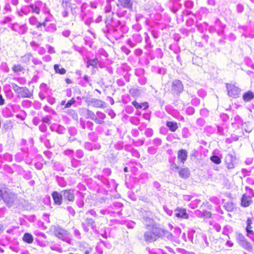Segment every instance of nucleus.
<instances>
[{"mask_svg": "<svg viewBox=\"0 0 254 254\" xmlns=\"http://www.w3.org/2000/svg\"><path fill=\"white\" fill-rule=\"evenodd\" d=\"M118 23L119 25H118L116 28L114 27L111 34V35H113L116 40L119 39L123 36V33L120 32L121 28L123 29L125 33L128 31V27L127 26L125 25H122L120 21H118Z\"/></svg>", "mask_w": 254, "mask_h": 254, "instance_id": "423d86ee", "label": "nucleus"}, {"mask_svg": "<svg viewBox=\"0 0 254 254\" xmlns=\"http://www.w3.org/2000/svg\"><path fill=\"white\" fill-rule=\"evenodd\" d=\"M133 0H118L117 6L127 8L129 10L132 9Z\"/></svg>", "mask_w": 254, "mask_h": 254, "instance_id": "b1692460", "label": "nucleus"}, {"mask_svg": "<svg viewBox=\"0 0 254 254\" xmlns=\"http://www.w3.org/2000/svg\"><path fill=\"white\" fill-rule=\"evenodd\" d=\"M51 94V90L45 83H42L40 86V92L39 96L40 98L43 100L46 97L49 96Z\"/></svg>", "mask_w": 254, "mask_h": 254, "instance_id": "ddd939ff", "label": "nucleus"}, {"mask_svg": "<svg viewBox=\"0 0 254 254\" xmlns=\"http://www.w3.org/2000/svg\"><path fill=\"white\" fill-rule=\"evenodd\" d=\"M76 193L79 194V196L81 197V198L76 199V203L79 208H82V207H83L84 204V201L82 199V198L84 197V195L83 193L81 192L79 190H76Z\"/></svg>", "mask_w": 254, "mask_h": 254, "instance_id": "a18cd8bd", "label": "nucleus"}, {"mask_svg": "<svg viewBox=\"0 0 254 254\" xmlns=\"http://www.w3.org/2000/svg\"><path fill=\"white\" fill-rule=\"evenodd\" d=\"M240 245L241 247H242L244 249L249 252H251L253 250L252 245L247 240H245L244 242L240 244Z\"/></svg>", "mask_w": 254, "mask_h": 254, "instance_id": "603ef678", "label": "nucleus"}, {"mask_svg": "<svg viewBox=\"0 0 254 254\" xmlns=\"http://www.w3.org/2000/svg\"><path fill=\"white\" fill-rule=\"evenodd\" d=\"M151 177V175L148 173H142L139 176V180L141 183H144Z\"/></svg>", "mask_w": 254, "mask_h": 254, "instance_id": "4d7b16f0", "label": "nucleus"}, {"mask_svg": "<svg viewBox=\"0 0 254 254\" xmlns=\"http://www.w3.org/2000/svg\"><path fill=\"white\" fill-rule=\"evenodd\" d=\"M184 90V86L180 80H175L172 82L171 90L173 94L179 95Z\"/></svg>", "mask_w": 254, "mask_h": 254, "instance_id": "9d476101", "label": "nucleus"}, {"mask_svg": "<svg viewBox=\"0 0 254 254\" xmlns=\"http://www.w3.org/2000/svg\"><path fill=\"white\" fill-rule=\"evenodd\" d=\"M112 22H113V17H111L110 19L108 18L105 21V23L106 24V26L105 28H104L102 29L103 32L105 34V36L108 39L109 38V37L111 34L112 30L114 27V26H113V25L112 26V27H111V28L110 27V25Z\"/></svg>", "mask_w": 254, "mask_h": 254, "instance_id": "412c9836", "label": "nucleus"}, {"mask_svg": "<svg viewBox=\"0 0 254 254\" xmlns=\"http://www.w3.org/2000/svg\"><path fill=\"white\" fill-rule=\"evenodd\" d=\"M254 98V93L251 91L245 92L243 95V99L246 102H250Z\"/></svg>", "mask_w": 254, "mask_h": 254, "instance_id": "4c0bfd02", "label": "nucleus"}, {"mask_svg": "<svg viewBox=\"0 0 254 254\" xmlns=\"http://www.w3.org/2000/svg\"><path fill=\"white\" fill-rule=\"evenodd\" d=\"M16 198V196L15 194L3 190L1 199H3L8 206H11L14 203Z\"/></svg>", "mask_w": 254, "mask_h": 254, "instance_id": "6e6552de", "label": "nucleus"}, {"mask_svg": "<svg viewBox=\"0 0 254 254\" xmlns=\"http://www.w3.org/2000/svg\"><path fill=\"white\" fill-rule=\"evenodd\" d=\"M50 128L51 131L56 132L59 134H63L65 131V128L64 127L57 123L52 124L50 127Z\"/></svg>", "mask_w": 254, "mask_h": 254, "instance_id": "393cba45", "label": "nucleus"}, {"mask_svg": "<svg viewBox=\"0 0 254 254\" xmlns=\"http://www.w3.org/2000/svg\"><path fill=\"white\" fill-rule=\"evenodd\" d=\"M121 211L122 209L116 212L111 211L109 209L104 208L100 209L99 210V213L103 215H110L111 216L115 217L116 214L118 215V216H121L122 215Z\"/></svg>", "mask_w": 254, "mask_h": 254, "instance_id": "cd10ccee", "label": "nucleus"}, {"mask_svg": "<svg viewBox=\"0 0 254 254\" xmlns=\"http://www.w3.org/2000/svg\"><path fill=\"white\" fill-rule=\"evenodd\" d=\"M0 70L5 73H8L10 69L6 62H2L0 64Z\"/></svg>", "mask_w": 254, "mask_h": 254, "instance_id": "338daca9", "label": "nucleus"}, {"mask_svg": "<svg viewBox=\"0 0 254 254\" xmlns=\"http://www.w3.org/2000/svg\"><path fill=\"white\" fill-rule=\"evenodd\" d=\"M52 21H46V19H44L42 22V26L44 27L45 31L49 33H54L57 30V26L55 23H49Z\"/></svg>", "mask_w": 254, "mask_h": 254, "instance_id": "a211bd4d", "label": "nucleus"}, {"mask_svg": "<svg viewBox=\"0 0 254 254\" xmlns=\"http://www.w3.org/2000/svg\"><path fill=\"white\" fill-rule=\"evenodd\" d=\"M181 232V229L179 227L174 228L173 233L164 229V240L171 241L179 244L180 243L179 238Z\"/></svg>", "mask_w": 254, "mask_h": 254, "instance_id": "20e7f679", "label": "nucleus"}, {"mask_svg": "<svg viewBox=\"0 0 254 254\" xmlns=\"http://www.w3.org/2000/svg\"><path fill=\"white\" fill-rule=\"evenodd\" d=\"M175 216L178 218L187 219L189 217V215L186 212V210L185 208L177 207L175 209Z\"/></svg>", "mask_w": 254, "mask_h": 254, "instance_id": "a878e982", "label": "nucleus"}, {"mask_svg": "<svg viewBox=\"0 0 254 254\" xmlns=\"http://www.w3.org/2000/svg\"><path fill=\"white\" fill-rule=\"evenodd\" d=\"M209 224L212 226V228L216 230V232H219L221 229V226L215 222L214 221L211 220L209 222Z\"/></svg>", "mask_w": 254, "mask_h": 254, "instance_id": "6e6d98bb", "label": "nucleus"}, {"mask_svg": "<svg viewBox=\"0 0 254 254\" xmlns=\"http://www.w3.org/2000/svg\"><path fill=\"white\" fill-rule=\"evenodd\" d=\"M254 169V164L253 165L251 168L245 169L243 168L241 170L242 175L245 177L251 175L252 169Z\"/></svg>", "mask_w": 254, "mask_h": 254, "instance_id": "052dcab7", "label": "nucleus"}, {"mask_svg": "<svg viewBox=\"0 0 254 254\" xmlns=\"http://www.w3.org/2000/svg\"><path fill=\"white\" fill-rule=\"evenodd\" d=\"M64 112L70 116L73 119L75 120L78 119L77 114L75 112L74 110L72 109H67L64 111Z\"/></svg>", "mask_w": 254, "mask_h": 254, "instance_id": "bf43d9fd", "label": "nucleus"}, {"mask_svg": "<svg viewBox=\"0 0 254 254\" xmlns=\"http://www.w3.org/2000/svg\"><path fill=\"white\" fill-rule=\"evenodd\" d=\"M106 118V115L103 112L97 111L96 113V116L94 122L98 124H103L105 123L104 120Z\"/></svg>", "mask_w": 254, "mask_h": 254, "instance_id": "bb28decb", "label": "nucleus"}, {"mask_svg": "<svg viewBox=\"0 0 254 254\" xmlns=\"http://www.w3.org/2000/svg\"><path fill=\"white\" fill-rule=\"evenodd\" d=\"M148 216L143 217L142 218V222L144 225L146 226L147 229L151 228L152 226H154L156 224H154L153 217L152 212H149Z\"/></svg>", "mask_w": 254, "mask_h": 254, "instance_id": "4be33fe9", "label": "nucleus"}, {"mask_svg": "<svg viewBox=\"0 0 254 254\" xmlns=\"http://www.w3.org/2000/svg\"><path fill=\"white\" fill-rule=\"evenodd\" d=\"M12 87L19 98H31L33 96V92L25 86L20 87L16 84L11 83Z\"/></svg>", "mask_w": 254, "mask_h": 254, "instance_id": "7ed1b4c3", "label": "nucleus"}, {"mask_svg": "<svg viewBox=\"0 0 254 254\" xmlns=\"http://www.w3.org/2000/svg\"><path fill=\"white\" fill-rule=\"evenodd\" d=\"M197 237L200 240L201 242L203 244H204V246L205 247H208L209 246V242L208 241L207 236L205 234L203 233H199L197 234Z\"/></svg>", "mask_w": 254, "mask_h": 254, "instance_id": "49530a36", "label": "nucleus"}, {"mask_svg": "<svg viewBox=\"0 0 254 254\" xmlns=\"http://www.w3.org/2000/svg\"><path fill=\"white\" fill-rule=\"evenodd\" d=\"M56 181L59 186L61 187H65L67 186V182L62 177L57 176Z\"/></svg>", "mask_w": 254, "mask_h": 254, "instance_id": "864d4df0", "label": "nucleus"}, {"mask_svg": "<svg viewBox=\"0 0 254 254\" xmlns=\"http://www.w3.org/2000/svg\"><path fill=\"white\" fill-rule=\"evenodd\" d=\"M53 169L58 171H64V168L63 165L59 162H55L54 163L53 166Z\"/></svg>", "mask_w": 254, "mask_h": 254, "instance_id": "13d9d810", "label": "nucleus"}, {"mask_svg": "<svg viewBox=\"0 0 254 254\" xmlns=\"http://www.w3.org/2000/svg\"><path fill=\"white\" fill-rule=\"evenodd\" d=\"M195 230L192 229H190L188 231L187 238L188 241L193 243V235L195 234Z\"/></svg>", "mask_w": 254, "mask_h": 254, "instance_id": "0e129e2a", "label": "nucleus"}, {"mask_svg": "<svg viewBox=\"0 0 254 254\" xmlns=\"http://www.w3.org/2000/svg\"><path fill=\"white\" fill-rule=\"evenodd\" d=\"M98 63V59L95 58L94 59L89 60L87 62V67H89L90 66L93 67H96Z\"/></svg>", "mask_w": 254, "mask_h": 254, "instance_id": "680f3d73", "label": "nucleus"}, {"mask_svg": "<svg viewBox=\"0 0 254 254\" xmlns=\"http://www.w3.org/2000/svg\"><path fill=\"white\" fill-rule=\"evenodd\" d=\"M30 46L31 47L33 51L37 52L40 55H43L46 53V49L43 47H41L39 44L34 41H32L30 43Z\"/></svg>", "mask_w": 254, "mask_h": 254, "instance_id": "6ab92c4d", "label": "nucleus"}, {"mask_svg": "<svg viewBox=\"0 0 254 254\" xmlns=\"http://www.w3.org/2000/svg\"><path fill=\"white\" fill-rule=\"evenodd\" d=\"M207 26L208 25L205 22L197 24V30L201 33H203L206 30Z\"/></svg>", "mask_w": 254, "mask_h": 254, "instance_id": "774afa93", "label": "nucleus"}, {"mask_svg": "<svg viewBox=\"0 0 254 254\" xmlns=\"http://www.w3.org/2000/svg\"><path fill=\"white\" fill-rule=\"evenodd\" d=\"M144 41L146 43V45L144 46V49L146 50H148L150 49H151L153 45L152 44V42L151 41V39L149 36V35L147 33L145 32L144 33Z\"/></svg>", "mask_w": 254, "mask_h": 254, "instance_id": "72a5a7b5", "label": "nucleus"}, {"mask_svg": "<svg viewBox=\"0 0 254 254\" xmlns=\"http://www.w3.org/2000/svg\"><path fill=\"white\" fill-rule=\"evenodd\" d=\"M33 55L31 53H27L21 57L20 61L22 63L29 64L32 60Z\"/></svg>", "mask_w": 254, "mask_h": 254, "instance_id": "2f4dec72", "label": "nucleus"}, {"mask_svg": "<svg viewBox=\"0 0 254 254\" xmlns=\"http://www.w3.org/2000/svg\"><path fill=\"white\" fill-rule=\"evenodd\" d=\"M179 176L183 179H187L190 177V172L188 168L181 169L179 172Z\"/></svg>", "mask_w": 254, "mask_h": 254, "instance_id": "ea45409f", "label": "nucleus"}, {"mask_svg": "<svg viewBox=\"0 0 254 254\" xmlns=\"http://www.w3.org/2000/svg\"><path fill=\"white\" fill-rule=\"evenodd\" d=\"M224 207L227 211L231 212L234 209L235 206L233 202L228 201L224 204Z\"/></svg>", "mask_w": 254, "mask_h": 254, "instance_id": "5fc2aeb1", "label": "nucleus"}, {"mask_svg": "<svg viewBox=\"0 0 254 254\" xmlns=\"http://www.w3.org/2000/svg\"><path fill=\"white\" fill-rule=\"evenodd\" d=\"M22 240L25 243L31 244L33 242V237L31 234L25 233L22 237Z\"/></svg>", "mask_w": 254, "mask_h": 254, "instance_id": "de8ad7c7", "label": "nucleus"}, {"mask_svg": "<svg viewBox=\"0 0 254 254\" xmlns=\"http://www.w3.org/2000/svg\"><path fill=\"white\" fill-rule=\"evenodd\" d=\"M209 12V10L205 7H201L197 13H195L196 17L199 19H201V17L206 16Z\"/></svg>", "mask_w": 254, "mask_h": 254, "instance_id": "e433bc0d", "label": "nucleus"}, {"mask_svg": "<svg viewBox=\"0 0 254 254\" xmlns=\"http://www.w3.org/2000/svg\"><path fill=\"white\" fill-rule=\"evenodd\" d=\"M83 147L85 149L92 151L100 149L101 146L99 143H93L88 141L84 142Z\"/></svg>", "mask_w": 254, "mask_h": 254, "instance_id": "aec40b11", "label": "nucleus"}, {"mask_svg": "<svg viewBox=\"0 0 254 254\" xmlns=\"http://www.w3.org/2000/svg\"><path fill=\"white\" fill-rule=\"evenodd\" d=\"M132 105L136 109H143L145 110L148 108V104L147 102L144 103H138L136 101H133L132 102Z\"/></svg>", "mask_w": 254, "mask_h": 254, "instance_id": "473e14b6", "label": "nucleus"}, {"mask_svg": "<svg viewBox=\"0 0 254 254\" xmlns=\"http://www.w3.org/2000/svg\"><path fill=\"white\" fill-rule=\"evenodd\" d=\"M204 132L207 135H210L216 132V126H207L204 128Z\"/></svg>", "mask_w": 254, "mask_h": 254, "instance_id": "a19ab883", "label": "nucleus"}, {"mask_svg": "<svg viewBox=\"0 0 254 254\" xmlns=\"http://www.w3.org/2000/svg\"><path fill=\"white\" fill-rule=\"evenodd\" d=\"M165 110L168 114L176 119L180 114L177 110L173 109L171 106H166Z\"/></svg>", "mask_w": 254, "mask_h": 254, "instance_id": "f704fd0d", "label": "nucleus"}, {"mask_svg": "<svg viewBox=\"0 0 254 254\" xmlns=\"http://www.w3.org/2000/svg\"><path fill=\"white\" fill-rule=\"evenodd\" d=\"M234 122H233L232 123V125L234 127H239L240 126H243V121L239 116L236 115L234 117Z\"/></svg>", "mask_w": 254, "mask_h": 254, "instance_id": "79ce46f5", "label": "nucleus"}, {"mask_svg": "<svg viewBox=\"0 0 254 254\" xmlns=\"http://www.w3.org/2000/svg\"><path fill=\"white\" fill-rule=\"evenodd\" d=\"M54 235L58 238L70 244L72 241L69 233L59 226H55L53 228Z\"/></svg>", "mask_w": 254, "mask_h": 254, "instance_id": "f03ea898", "label": "nucleus"}, {"mask_svg": "<svg viewBox=\"0 0 254 254\" xmlns=\"http://www.w3.org/2000/svg\"><path fill=\"white\" fill-rule=\"evenodd\" d=\"M226 87L229 96L234 98H236L239 96L241 89L235 84L227 83Z\"/></svg>", "mask_w": 254, "mask_h": 254, "instance_id": "1a4fd4ad", "label": "nucleus"}, {"mask_svg": "<svg viewBox=\"0 0 254 254\" xmlns=\"http://www.w3.org/2000/svg\"><path fill=\"white\" fill-rule=\"evenodd\" d=\"M148 230L145 231L143 234V239L147 243H151L157 241L159 239L164 240V229L155 224L151 228L147 229Z\"/></svg>", "mask_w": 254, "mask_h": 254, "instance_id": "f257e3e1", "label": "nucleus"}, {"mask_svg": "<svg viewBox=\"0 0 254 254\" xmlns=\"http://www.w3.org/2000/svg\"><path fill=\"white\" fill-rule=\"evenodd\" d=\"M166 126L172 132H175L178 128V125L176 122L167 121Z\"/></svg>", "mask_w": 254, "mask_h": 254, "instance_id": "58836bf2", "label": "nucleus"}, {"mask_svg": "<svg viewBox=\"0 0 254 254\" xmlns=\"http://www.w3.org/2000/svg\"><path fill=\"white\" fill-rule=\"evenodd\" d=\"M80 17L82 21H84V23L87 25H89L92 20V17L87 16L86 12L80 13Z\"/></svg>", "mask_w": 254, "mask_h": 254, "instance_id": "c9c22d12", "label": "nucleus"}, {"mask_svg": "<svg viewBox=\"0 0 254 254\" xmlns=\"http://www.w3.org/2000/svg\"><path fill=\"white\" fill-rule=\"evenodd\" d=\"M93 106L96 108H104L106 107V104L104 102L95 99L92 102Z\"/></svg>", "mask_w": 254, "mask_h": 254, "instance_id": "8fccbe9b", "label": "nucleus"}, {"mask_svg": "<svg viewBox=\"0 0 254 254\" xmlns=\"http://www.w3.org/2000/svg\"><path fill=\"white\" fill-rule=\"evenodd\" d=\"M75 189H70L63 190L61 193L63 194L65 200H67L69 202H73L75 199Z\"/></svg>", "mask_w": 254, "mask_h": 254, "instance_id": "4468645a", "label": "nucleus"}, {"mask_svg": "<svg viewBox=\"0 0 254 254\" xmlns=\"http://www.w3.org/2000/svg\"><path fill=\"white\" fill-rule=\"evenodd\" d=\"M236 157L234 153H228L225 158V164L228 169H233L235 167Z\"/></svg>", "mask_w": 254, "mask_h": 254, "instance_id": "f8f14e48", "label": "nucleus"}, {"mask_svg": "<svg viewBox=\"0 0 254 254\" xmlns=\"http://www.w3.org/2000/svg\"><path fill=\"white\" fill-rule=\"evenodd\" d=\"M142 37L141 34L138 33L132 34L131 37L127 40V44L130 47L134 48L137 44L142 42Z\"/></svg>", "mask_w": 254, "mask_h": 254, "instance_id": "39448f33", "label": "nucleus"}, {"mask_svg": "<svg viewBox=\"0 0 254 254\" xmlns=\"http://www.w3.org/2000/svg\"><path fill=\"white\" fill-rule=\"evenodd\" d=\"M254 218L253 217H248L246 221V236L254 242V231L253 230Z\"/></svg>", "mask_w": 254, "mask_h": 254, "instance_id": "0eeeda50", "label": "nucleus"}, {"mask_svg": "<svg viewBox=\"0 0 254 254\" xmlns=\"http://www.w3.org/2000/svg\"><path fill=\"white\" fill-rule=\"evenodd\" d=\"M124 8L122 7L119 8L116 13L118 17H127L129 15V12Z\"/></svg>", "mask_w": 254, "mask_h": 254, "instance_id": "37998d69", "label": "nucleus"}, {"mask_svg": "<svg viewBox=\"0 0 254 254\" xmlns=\"http://www.w3.org/2000/svg\"><path fill=\"white\" fill-rule=\"evenodd\" d=\"M233 231L232 227L228 225H226L223 229L222 234L223 235L228 236L230 233Z\"/></svg>", "mask_w": 254, "mask_h": 254, "instance_id": "e2e57ef3", "label": "nucleus"}, {"mask_svg": "<svg viewBox=\"0 0 254 254\" xmlns=\"http://www.w3.org/2000/svg\"><path fill=\"white\" fill-rule=\"evenodd\" d=\"M10 28L12 30L22 35L27 32L28 27L26 24L20 25L18 23H14L10 24Z\"/></svg>", "mask_w": 254, "mask_h": 254, "instance_id": "9b49d317", "label": "nucleus"}, {"mask_svg": "<svg viewBox=\"0 0 254 254\" xmlns=\"http://www.w3.org/2000/svg\"><path fill=\"white\" fill-rule=\"evenodd\" d=\"M38 3L41 4V8H42V13L44 15V19H46V21H53L54 17L51 14L47 4L41 1V2H38Z\"/></svg>", "mask_w": 254, "mask_h": 254, "instance_id": "2eb2a0df", "label": "nucleus"}, {"mask_svg": "<svg viewBox=\"0 0 254 254\" xmlns=\"http://www.w3.org/2000/svg\"><path fill=\"white\" fill-rule=\"evenodd\" d=\"M88 137L92 142H96L98 139V136L95 132L92 131L88 134Z\"/></svg>", "mask_w": 254, "mask_h": 254, "instance_id": "69168bd1", "label": "nucleus"}, {"mask_svg": "<svg viewBox=\"0 0 254 254\" xmlns=\"http://www.w3.org/2000/svg\"><path fill=\"white\" fill-rule=\"evenodd\" d=\"M37 162L35 163V167L39 170H41L43 167V162L44 159L43 157L40 155H37L35 157Z\"/></svg>", "mask_w": 254, "mask_h": 254, "instance_id": "7c9ffc66", "label": "nucleus"}, {"mask_svg": "<svg viewBox=\"0 0 254 254\" xmlns=\"http://www.w3.org/2000/svg\"><path fill=\"white\" fill-rule=\"evenodd\" d=\"M98 179L107 187L109 190L111 191L116 189L117 185L116 184L115 180H108L104 177L99 176H98Z\"/></svg>", "mask_w": 254, "mask_h": 254, "instance_id": "f3484780", "label": "nucleus"}, {"mask_svg": "<svg viewBox=\"0 0 254 254\" xmlns=\"http://www.w3.org/2000/svg\"><path fill=\"white\" fill-rule=\"evenodd\" d=\"M151 70L156 73L159 74H164L166 72L165 69L157 66H153L152 67Z\"/></svg>", "mask_w": 254, "mask_h": 254, "instance_id": "3c124183", "label": "nucleus"}, {"mask_svg": "<svg viewBox=\"0 0 254 254\" xmlns=\"http://www.w3.org/2000/svg\"><path fill=\"white\" fill-rule=\"evenodd\" d=\"M188 157V152L185 149H181L178 152V158L183 163L186 161Z\"/></svg>", "mask_w": 254, "mask_h": 254, "instance_id": "c756f323", "label": "nucleus"}, {"mask_svg": "<svg viewBox=\"0 0 254 254\" xmlns=\"http://www.w3.org/2000/svg\"><path fill=\"white\" fill-rule=\"evenodd\" d=\"M252 201V198L248 194H244L241 198V205L244 207H248Z\"/></svg>", "mask_w": 254, "mask_h": 254, "instance_id": "c85d7f7f", "label": "nucleus"}, {"mask_svg": "<svg viewBox=\"0 0 254 254\" xmlns=\"http://www.w3.org/2000/svg\"><path fill=\"white\" fill-rule=\"evenodd\" d=\"M148 56L151 60L155 58L161 59L163 57V52L161 48H156L154 50H148Z\"/></svg>", "mask_w": 254, "mask_h": 254, "instance_id": "dca6fc26", "label": "nucleus"}, {"mask_svg": "<svg viewBox=\"0 0 254 254\" xmlns=\"http://www.w3.org/2000/svg\"><path fill=\"white\" fill-rule=\"evenodd\" d=\"M54 68L56 73H57L63 75L66 73V70L64 68L62 67L60 64H55L54 66Z\"/></svg>", "mask_w": 254, "mask_h": 254, "instance_id": "09e8293b", "label": "nucleus"}, {"mask_svg": "<svg viewBox=\"0 0 254 254\" xmlns=\"http://www.w3.org/2000/svg\"><path fill=\"white\" fill-rule=\"evenodd\" d=\"M63 194L57 191H54L52 193V196L54 200V203L57 205H61L63 202Z\"/></svg>", "mask_w": 254, "mask_h": 254, "instance_id": "5701e85b", "label": "nucleus"}, {"mask_svg": "<svg viewBox=\"0 0 254 254\" xmlns=\"http://www.w3.org/2000/svg\"><path fill=\"white\" fill-rule=\"evenodd\" d=\"M29 22L32 25L36 26L38 29L42 27V22H38L37 18L35 16H32L29 18Z\"/></svg>", "mask_w": 254, "mask_h": 254, "instance_id": "c03bdc74", "label": "nucleus"}]
</instances>
